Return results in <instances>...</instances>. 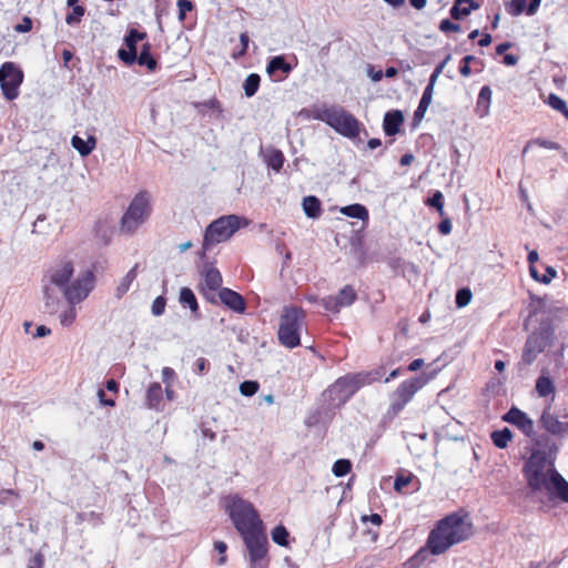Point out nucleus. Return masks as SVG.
<instances>
[{"label": "nucleus", "mask_w": 568, "mask_h": 568, "mask_svg": "<svg viewBox=\"0 0 568 568\" xmlns=\"http://www.w3.org/2000/svg\"><path fill=\"white\" fill-rule=\"evenodd\" d=\"M47 284L43 286L45 312L57 314L62 326H71L78 315L77 305L93 291L94 273L81 270L75 273V261L71 256L58 258L47 271Z\"/></svg>", "instance_id": "obj_1"}, {"label": "nucleus", "mask_w": 568, "mask_h": 568, "mask_svg": "<svg viewBox=\"0 0 568 568\" xmlns=\"http://www.w3.org/2000/svg\"><path fill=\"white\" fill-rule=\"evenodd\" d=\"M523 471L534 496L540 500L568 503V481L556 470L545 452H534Z\"/></svg>", "instance_id": "obj_2"}, {"label": "nucleus", "mask_w": 568, "mask_h": 568, "mask_svg": "<svg viewBox=\"0 0 568 568\" xmlns=\"http://www.w3.org/2000/svg\"><path fill=\"white\" fill-rule=\"evenodd\" d=\"M471 535L473 524L469 518L457 513L450 514L437 521L428 535L425 548L419 550L418 556L427 552L435 556L442 555Z\"/></svg>", "instance_id": "obj_3"}, {"label": "nucleus", "mask_w": 568, "mask_h": 568, "mask_svg": "<svg viewBox=\"0 0 568 568\" xmlns=\"http://www.w3.org/2000/svg\"><path fill=\"white\" fill-rule=\"evenodd\" d=\"M221 506L240 535L264 525L255 506L237 493L224 496Z\"/></svg>", "instance_id": "obj_4"}, {"label": "nucleus", "mask_w": 568, "mask_h": 568, "mask_svg": "<svg viewBox=\"0 0 568 568\" xmlns=\"http://www.w3.org/2000/svg\"><path fill=\"white\" fill-rule=\"evenodd\" d=\"M152 213L151 195L146 191L138 192L129 203L120 220V232L133 235L150 219Z\"/></svg>", "instance_id": "obj_5"}, {"label": "nucleus", "mask_w": 568, "mask_h": 568, "mask_svg": "<svg viewBox=\"0 0 568 568\" xmlns=\"http://www.w3.org/2000/svg\"><path fill=\"white\" fill-rule=\"evenodd\" d=\"M436 375V371L430 374H422L402 382L390 395L387 414L390 417L397 416L405 406L413 399L415 394L428 384Z\"/></svg>", "instance_id": "obj_6"}, {"label": "nucleus", "mask_w": 568, "mask_h": 568, "mask_svg": "<svg viewBox=\"0 0 568 568\" xmlns=\"http://www.w3.org/2000/svg\"><path fill=\"white\" fill-rule=\"evenodd\" d=\"M304 312L298 307H285L280 318L278 339L282 345L294 348L301 344Z\"/></svg>", "instance_id": "obj_7"}, {"label": "nucleus", "mask_w": 568, "mask_h": 568, "mask_svg": "<svg viewBox=\"0 0 568 568\" xmlns=\"http://www.w3.org/2000/svg\"><path fill=\"white\" fill-rule=\"evenodd\" d=\"M248 221L237 215H224L213 221L205 231L203 246L205 250L227 241L239 229L247 226Z\"/></svg>", "instance_id": "obj_8"}, {"label": "nucleus", "mask_w": 568, "mask_h": 568, "mask_svg": "<svg viewBox=\"0 0 568 568\" xmlns=\"http://www.w3.org/2000/svg\"><path fill=\"white\" fill-rule=\"evenodd\" d=\"M326 124L348 139L357 138L361 132L359 121L339 105H331V113Z\"/></svg>", "instance_id": "obj_9"}, {"label": "nucleus", "mask_w": 568, "mask_h": 568, "mask_svg": "<svg viewBox=\"0 0 568 568\" xmlns=\"http://www.w3.org/2000/svg\"><path fill=\"white\" fill-rule=\"evenodd\" d=\"M554 338V329L551 327L541 328L531 333L525 343L521 361L526 365L532 364L537 356L542 353L546 347L550 346Z\"/></svg>", "instance_id": "obj_10"}, {"label": "nucleus", "mask_w": 568, "mask_h": 568, "mask_svg": "<svg viewBox=\"0 0 568 568\" xmlns=\"http://www.w3.org/2000/svg\"><path fill=\"white\" fill-rule=\"evenodd\" d=\"M23 71L14 62H4L0 68V87L3 97L12 101L19 97Z\"/></svg>", "instance_id": "obj_11"}, {"label": "nucleus", "mask_w": 568, "mask_h": 568, "mask_svg": "<svg viewBox=\"0 0 568 568\" xmlns=\"http://www.w3.org/2000/svg\"><path fill=\"white\" fill-rule=\"evenodd\" d=\"M364 386L361 374H349L338 378L329 388V396L338 403L346 402L353 394Z\"/></svg>", "instance_id": "obj_12"}, {"label": "nucleus", "mask_w": 568, "mask_h": 568, "mask_svg": "<svg viewBox=\"0 0 568 568\" xmlns=\"http://www.w3.org/2000/svg\"><path fill=\"white\" fill-rule=\"evenodd\" d=\"M240 536L242 537L243 542L248 550L250 559L256 560L258 558H266L267 537L264 531V525H262V527L243 532Z\"/></svg>", "instance_id": "obj_13"}, {"label": "nucleus", "mask_w": 568, "mask_h": 568, "mask_svg": "<svg viewBox=\"0 0 568 568\" xmlns=\"http://www.w3.org/2000/svg\"><path fill=\"white\" fill-rule=\"evenodd\" d=\"M540 423L542 428L551 435L562 436L568 434V422H561L549 409H545Z\"/></svg>", "instance_id": "obj_14"}, {"label": "nucleus", "mask_w": 568, "mask_h": 568, "mask_svg": "<svg viewBox=\"0 0 568 568\" xmlns=\"http://www.w3.org/2000/svg\"><path fill=\"white\" fill-rule=\"evenodd\" d=\"M503 420L515 425L527 436H529L532 433V420L529 419L527 415L517 407H513L507 414H505L503 416Z\"/></svg>", "instance_id": "obj_15"}, {"label": "nucleus", "mask_w": 568, "mask_h": 568, "mask_svg": "<svg viewBox=\"0 0 568 568\" xmlns=\"http://www.w3.org/2000/svg\"><path fill=\"white\" fill-rule=\"evenodd\" d=\"M541 0H510L506 3V10L511 16H520L523 13L532 16L537 12Z\"/></svg>", "instance_id": "obj_16"}, {"label": "nucleus", "mask_w": 568, "mask_h": 568, "mask_svg": "<svg viewBox=\"0 0 568 568\" xmlns=\"http://www.w3.org/2000/svg\"><path fill=\"white\" fill-rule=\"evenodd\" d=\"M201 290L203 292H214L220 288L222 284V276L217 268L207 266L202 274Z\"/></svg>", "instance_id": "obj_17"}, {"label": "nucleus", "mask_w": 568, "mask_h": 568, "mask_svg": "<svg viewBox=\"0 0 568 568\" xmlns=\"http://www.w3.org/2000/svg\"><path fill=\"white\" fill-rule=\"evenodd\" d=\"M220 300L223 304H225L231 310L242 313L245 310V301L244 298L230 288H222L219 293Z\"/></svg>", "instance_id": "obj_18"}, {"label": "nucleus", "mask_w": 568, "mask_h": 568, "mask_svg": "<svg viewBox=\"0 0 568 568\" xmlns=\"http://www.w3.org/2000/svg\"><path fill=\"white\" fill-rule=\"evenodd\" d=\"M146 405L151 409L163 410V392L159 383H152L146 390Z\"/></svg>", "instance_id": "obj_19"}, {"label": "nucleus", "mask_w": 568, "mask_h": 568, "mask_svg": "<svg viewBox=\"0 0 568 568\" xmlns=\"http://www.w3.org/2000/svg\"><path fill=\"white\" fill-rule=\"evenodd\" d=\"M331 113V105H314L300 111V116L304 120H320L327 123Z\"/></svg>", "instance_id": "obj_20"}, {"label": "nucleus", "mask_w": 568, "mask_h": 568, "mask_svg": "<svg viewBox=\"0 0 568 568\" xmlns=\"http://www.w3.org/2000/svg\"><path fill=\"white\" fill-rule=\"evenodd\" d=\"M71 145L81 156H88L95 149L97 139L93 135H89L85 140L79 135H73Z\"/></svg>", "instance_id": "obj_21"}, {"label": "nucleus", "mask_w": 568, "mask_h": 568, "mask_svg": "<svg viewBox=\"0 0 568 568\" xmlns=\"http://www.w3.org/2000/svg\"><path fill=\"white\" fill-rule=\"evenodd\" d=\"M493 91L489 87H483L476 103V113L478 116L484 118L489 114L491 104Z\"/></svg>", "instance_id": "obj_22"}, {"label": "nucleus", "mask_w": 568, "mask_h": 568, "mask_svg": "<svg viewBox=\"0 0 568 568\" xmlns=\"http://www.w3.org/2000/svg\"><path fill=\"white\" fill-rule=\"evenodd\" d=\"M404 121V116L400 111L387 112L384 116V130L387 135H394L399 131V128Z\"/></svg>", "instance_id": "obj_23"}, {"label": "nucleus", "mask_w": 568, "mask_h": 568, "mask_svg": "<svg viewBox=\"0 0 568 568\" xmlns=\"http://www.w3.org/2000/svg\"><path fill=\"white\" fill-rule=\"evenodd\" d=\"M476 8L477 4L474 0H456L450 9V16L456 20H460L466 18Z\"/></svg>", "instance_id": "obj_24"}, {"label": "nucleus", "mask_w": 568, "mask_h": 568, "mask_svg": "<svg viewBox=\"0 0 568 568\" xmlns=\"http://www.w3.org/2000/svg\"><path fill=\"white\" fill-rule=\"evenodd\" d=\"M302 206L307 217L317 219L322 213L321 202L313 195L304 197Z\"/></svg>", "instance_id": "obj_25"}, {"label": "nucleus", "mask_w": 568, "mask_h": 568, "mask_svg": "<svg viewBox=\"0 0 568 568\" xmlns=\"http://www.w3.org/2000/svg\"><path fill=\"white\" fill-rule=\"evenodd\" d=\"M179 302L181 303V305H183L184 307H189L190 311L193 313V314H196L197 311H199V304H197V300L193 293V291L189 287H182L180 290V294H179Z\"/></svg>", "instance_id": "obj_26"}, {"label": "nucleus", "mask_w": 568, "mask_h": 568, "mask_svg": "<svg viewBox=\"0 0 568 568\" xmlns=\"http://www.w3.org/2000/svg\"><path fill=\"white\" fill-rule=\"evenodd\" d=\"M339 212L346 216L355 217L366 222L368 220V211L362 204H352L347 206H343L339 209Z\"/></svg>", "instance_id": "obj_27"}, {"label": "nucleus", "mask_w": 568, "mask_h": 568, "mask_svg": "<svg viewBox=\"0 0 568 568\" xmlns=\"http://www.w3.org/2000/svg\"><path fill=\"white\" fill-rule=\"evenodd\" d=\"M536 390L540 397H547L555 393V385L549 376L541 375L536 381Z\"/></svg>", "instance_id": "obj_28"}, {"label": "nucleus", "mask_w": 568, "mask_h": 568, "mask_svg": "<svg viewBox=\"0 0 568 568\" xmlns=\"http://www.w3.org/2000/svg\"><path fill=\"white\" fill-rule=\"evenodd\" d=\"M291 70V65L286 63L285 59L281 55L272 58L266 67V71L270 75H274L277 71H282L284 74H287Z\"/></svg>", "instance_id": "obj_29"}, {"label": "nucleus", "mask_w": 568, "mask_h": 568, "mask_svg": "<svg viewBox=\"0 0 568 568\" xmlns=\"http://www.w3.org/2000/svg\"><path fill=\"white\" fill-rule=\"evenodd\" d=\"M434 90L432 88H425L422 99L419 101V104L417 106V110L415 111L416 118H424L428 106L432 103L433 100Z\"/></svg>", "instance_id": "obj_30"}, {"label": "nucleus", "mask_w": 568, "mask_h": 568, "mask_svg": "<svg viewBox=\"0 0 568 568\" xmlns=\"http://www.w3.org/2000/svg\"><path fill=\"white\" fill-rule=\"evenodd\" d=\"M271 536L272 540L282 547H287L290 545V532L283 525L274 527L271 531Z\"/></svg>", "instance_id": "obj_31"}, {"label": "nucleus", "mask_w": 568, "mask_h": 568, "mask_svg": "<svg viewBox=\"0 0 568 568\" xmlns=\"http://www.w3.org/2000/svg\"><path fill=\"white\" fill-rule=\"evenodd\" d=\"M415 479V476L410 473H407V474H399L396 476L395 478V483H394V489L398 493V494H406V488L410 485V483Z\"/></svg>", "instance_id": "obj_32"}, {"label": "nucleus", "mask_w": 568, "mask_h": 568, "mask_svg": "<svg viewBox=\"0 0 568 568\" xmlns=\"http://www.w3.org/2000/svg\"><path fill=\"white\" fill-rule=\"evenodd\" d=\"M335 297L337 298L341 307H346L354 303L356 293L351 286H345Z\"/></svg>", "instance_id": "obj_33"}, {"label": "nucleus", "mask_w": 568, "mask_h": 568, "mask_svg": "<svg viewBox=\"0 0 568 568\" xmlns=\"http://www.w3.org/2000/svg\"><path fill=\"white\" fill-rule=\"evenodd\" d=\"M359 374H361V377H362L364 386H365V385H369V384L381 381L383 378V376L385 375V368L383 366H381L376 369H373L369 372H362Z\"/></svg>", "instance_id": "obj_34"}, {"label": "nucleus", "mask_w": 568, "mask_h": 568, "mask_svg": "<svg viewBox=\"0 0 568 568\" xmlns=\"http://www.w3.org/2000/svg\"><path fill=\"white\" fill-rule=\"evenodd\" d=\"M258 85H260V75L255 74V73L250 74L245 79L244 85H243L245 95L248 98L253 97L256 93Z\"/></svg>", "instance_id": "obj_35"}, {"label": "nucleus", "mask_w": 568, "mask_h": 568, "mask_svg": "<svg viewBox=\"0 0 568 568\" xmlns=\"http://www.w3.org/2000/svg\"><path fill=\"white\" fill-rule=\"evenodd\" d=\"M352 469V463L348 459H338L334 463L332 471L336 477L347 475Z\"/></svg>", "instance_id": "obj_36"}, {"label": "nucleus", "mask_w": 568, "mask_h": 568, "mask_svg": "<svg viewBox=\"0 0 568 568\" xmlns=\"http://www.w3.org/2000/svg\"><path fill=\"white\" fill-rule=\"evenodd\" d=\"M267 164L274 170L280 171L284 164V155L280 150H273L267 156Z\"/></svg>", "instance_id": "obj_37"}, {"label": "nucleus", "mask_w": 568, "mask_h": 568, "mask_svg": "<svg viewBox=\"0 0 568 568\" xmlns=\"http://www.w3.org/2000/svg\"><path fill=\"white\" fill-rule=\"evenodd\" d=\"M145 38V33L138 30H131L124 39L125 47L129 50L136 51V43Z\"/></svg>", "instance_id": "obj_38"}, {"label": "nucleus", "mask_w": 568, "mask_h": 568, "mask_svg": "<svg viewBox=\"0 0 568 568\" xmlns=\"http://www.w3.org/2000/svg\"><path fill=\"white\" fill-rule=\"evenodd\" d=\"M557 276V271L552 266H546L544 274H540L538 268L536 270V277H532L536 282L542 284H549Z\"/></svg>", "instance_id": "obj_39"}, {"label": "nucleus", "mask_w": 568, "mask_h": 568, "mask_svg": "<svg viewBox=\"0 0 568 568\" xmlns=\"http://www.w3.org/2000/svg\"><path fill=\"white\" fill-rule=\"evenodd\" d=\"M138 62L141 65H145L149 70H154L155 69L156 61L151 55L148 45H144L143 51L140 53V55L138 58Z\"/></svg>", "instance_id": "obj_40"}, {"label": "nucleus", "mask_w": 568, "mask_h": 568, "mask_svg": "<svg viewBox=\"0 0 568 568\" xmlns=\"http://www.w3.org/2000/svg\"><path fill=\"white\" fill-rule=\"evenodd\" d=\"M426 204L432 206V207H435L438 213L440 214V216H443L445 214V211H444V196H443V193L440 191H436L432 197H429L427 201H426Z\"/></svg>", "instance_id": "obj_41"}, {"label": "nucleus", "mask_w": 568, "mask_h": 568, "mask_svg": "<svg viewBox=\"0 0 568 568\" xmlns=\"http://www.w3.org/2000/svg\"><path fill=\"white\" fill-rule=\"evenodd\" d=\"M548 102L552 109H555V110L564 113L566 116H568L567 104L560 97H558L556 94H550L548 98Z\"/></svg>", "instance_id": "obj_42"}, {"label": "nucleus", "mask_w": 568, "mask_h": 568, "mask_svg": "<svg viewBox=\"0 0 568 568\" xmlns=\"http://www.w3.org/2000/svg\"><path fill=\"white\" fill-rule=\"evenodd\" d=\"M84 16V8L82 6H74L72 11L67 16L65 22L70 26L77 24L81 21Z\"/></svg>", "instance_id": "obj_43"}, {"label": "nucleus", "mask_w": 568, "mask_h": 568, "mask_svg": "<svg viewBox=\"0 0 568 568\" xmlns=\"http://www.w3.org/2000/svg\"><path fill=\"white\" fill-rule=\"evenodd\" d=\"M258 383L254 381H246L240 385V392L244 396H253L258 390Z\"/></svg>", "instance_id": "obj_44"}, {"label": "nucleus", "mask_w": 568, "mask_h": 568, "mask_svg": "<svg viewBox=\"0 0 568 568\" xmlns=\"http://www.w3.org/2000/svg\"><path fill=\"white\" fill-rule=\"evenodd\" d=\"M471 301V292L468 288H462L456 294V305L458 307L467 306Z\"/></svg>", "instance_id": "obj_45"}, {"label": "nucleus", "mask_w": 568, "mask_h": 568, "mask_svg": "<svg viewBox=\"0 0 568 568\" xmlns=\"http://www.w3.org/2000/svg\"><path fill=\"white\" fill-rule=\"evenodd\" d=\"M179 8V20L183 21L186 17V13L192 11L193 4L190 0H178Z\"/></svg>", "instance_id": "obj_46"}, {"label": "nucleus", "mask_w": 568, "mask_h": 568, "mask_svg": "<svg viewBox=\"0 0 568 568\" xmlns=\"http://www.w3.org/2000/svg\"><path fill=\"white\" fill-rule=\"evenodd\" d=\"M118 57L126 64H132L136 60V51L126 49H120Z\"/></svg>", "instance_id": "obj_47"}, {"label": "nucleus", "mask_w": 568, "mask_h": 568, "mask_svg": "<svg viewBox=\"0 0 568 568\" xmlns=\"http://www.w3.org/2000/svg\"><path fill=\"white\" fill-rule=\"evenodd\" d=\"M323 306L329 312H338L342 307L335 296H328L322 300Z\"/></svg>", "instance_id": "obj_48"}, {"label": "nucleus", "mask_w": 568, "mask_h": 568, "mask_svg": "<svg viewBox=\"0 0 568 568\" xmlns=\"http://www.w3.org/2000/svg\"><path fill=\"white\" fill-rule=\"evenodd\" d=\"M165 310V298L162 296H158L152 303V314L154 316H160L163 314Z\"/></svg>", "instance_id": "obj_49"}, {"label": "nucleus", "mask_w": 568, "mask_h": 568, "mask_svg": "<svg viewBox=\"0 0 568 568\" xmlns=\"http://www.w3.org/2000/svg\"><path fill=\"white\" fill-rule=\"evenodd\" d=\"M511 439L513 432L508 427L499 429V448H505Z\"/></svg>", "instance_id": "obj_50"}, {"label": "nucleus", "mask_w": 568, "mask_h": 568, "mask_svg": "<svg viewBox=\"0 0 568 568\" xmlns=\"http://www.w3.org/2000/svg\"><path fill=\"white\" fill-rule=\"evenodd\" d=\"M527 260H528V263H529L530 276L531 277H536V270H537L536 263L539 260L537 251H530L529 254H528V258Z\"/></svg>", "instance_id": "obj_51"}, {"label": "nucleus", "mask_w": 568, "mask_h": 568, "mask_svg": "<svg viewBox=\"0 0 568 568\" xmlns=\"http://www.w3.org/2000/svg\"><path fill=\"white\" fill-rule=\"evenodd\" d=\"M162 381L165 385H173L175 381V372L171 367L162 369Z\"/></svg>", "instance_id": "obj_52"}, {"label": "nucleus", "mask_w": 568, "mask_h": 568, "mask_svg": "<svg viewBox=\"0 0 568 568\" xmlns=\"http://www.w3.org/2000/svg\"><path fill=\"white\" fill-rule=\"evenodd\" d=\"M133 278H134V272L130 271L126 274V276L123 278V281L120 284V286L118 287L119 295L124 294L129 290V286L131 284V282L133 281Z\"/></svg>", "instance_id": "obj_53"}, {"label": "nucleus", "mask_w": 568, "mask_h": 568, "mask_svg": "<svg viewBox=\"0 0 568 568\" xmlns=\"http://www.w3.org/2000/svg\"><path fill=\"white\" fill-rule=\"evenodd\" d=\"M439 29L443 32H457L460 30L459 24L452 22L450 20H443L439 24Z\"/></svg>", "instance_id": "obj_54"}, {"label": "nucleus", "mask_w": 568, "mask_h": 568, "mask_svg": "<svg viewBox=\"0 0 568 568\" xmlns=\"http://www.w3.org/2000/svg\"><path fill=\"white\" fill-rule=\"evenodd\" d=\"M214 548L222 555L219 559V565H224L226 562V556L224 554L227 549V545L224 541L219 540L215 541Z\"/></svg>", "instance_id": "obj_55"}, {"label": "nucleus", "mask_w": 568, "mask_h": 568, "mask_svg": "<svg viewBox=\"0 0 568 568\" xmlns=\"http://www.w3.org/2000/svg\"><path fill=\"white\" fill-rule=\"evenodd\" d=\"M31 28H32V21H31V19H30V18H28V17H24V18L22 19L21 23L17 24V26L14 27V30H16L17 32H21V33H23V32H28V31H30V30H31Z\"/></svg>", "instance_id": "obj_56"}, {"label": "nucleus", "mask_w": 568, "mask_h": 568, "mask_svg": "<svg viewBox=\"0 0 568 568\" xmlns=\"http://www.w3.org/2000/svg\"><path fill=\"white\" fill-rule=\"evenodd\" d=\"M361 520L363 523H371L377 527L381 526V524H382V517L378 514L364 515V516H362Z\"/></svg>", "instance_id": "obj_57"}, {"label": "nucleus", "mask_w": 568, "mask_h": 568, "mask_svg": "<svg viewBox=\"0 0 568 568\" xmlns=\"http://www.w3.org/2000/svg\"><path fill=\"white\" fill-rule=\"evenodd\" d=\"M367 75L372 79L374 82H378L383 78L382 70H375V68L369 67L367 70Z\"/></svg>", "instance_id": "obj_58"}, {"label": "nucleus", "mask_w": 568, "mask_h": 568, "mask_svg": "<svg viewBox=\"0 0 568 568\" xmlns=\"http://www.w3.org/2000/svg\"><path fill=\"white\" fill-rule=\"evenodd\" d=\"M194 366L196 373L203 374L207 369V361L203 357H200L196 359Z\"/></svg>", "instance_id": "obj_59"}, {"label": "nucleus", "mask_w": 568, "mask_h": 568, "mask_svg": "<svg viewBox=\"0 0 568 568\" xmlns=\"http://www.w3.org/2000/svg\"><path fill=\"white\" fill-rule=\"evenodd\" d=\"M240 41H241V44H242V49H241V51L239 52L237 55H234L235 58L245 54V52L247 50V47H248V36H247V33H242L240 36Z\"/></svg>", "instance_id": "obj_60"}, {"label": "nucleus", "mask_w": 568, "mask_h": 568, "mask_svg": "<svg viewBox=\"0 0 568 568\" xmlns=\"http://www.w3.org/2000/svg\"><path fill=\"white\" fill-rule=\"evenodd\" d=\"M474 58L470 57V55H467L464 58L463 62L464 64L460 67V73L465 77H468L470 74V68H469V62L473 60Z\"/></svg>", "instance_id": "obj_61"}, {"label": "nucleus", "mask_w": 568, "mask_h": 568, "mask_svg": "<svg viewBox=\"0 0 568 568\" xmlns=\"http://www.w3.org/2000/svg\"><path fill=\"white\" fill-rule=\"evenodd\" d=\"M44 565V558L41 554H36L31 560L29 566H34L36 568H42Z\"/></svg>", "instance_id": "obj_62"}, {"label": "nucleus", "mask_w": 568, "mask_h": 568, "mask_svg": "<svg viewBox=\"0 0 568 568\" xmlns=\"http://www.w3.org/2000/svg\"><path fill=\"white\" fill-rule=\"evenodd\" d=\"M518 61V57L513 53H505L503 55V63L506 65H515Z\"/></svg>", "instance_id": "obj_63"}, {"label": "nucleus", "mask_w": 568, "mask_h": 568, "mask_svg": "<svg viewBox=\"0 0 568 568\" xmlns=\"http://www.w3.org/2000/svg\"><path fill=\"white\" fill-rule=\"evenodd\" d=\"M251 568H267V561L265 558L250 559Z\"/></svg>", "instance_id": "obj_64"}]
</instances>
